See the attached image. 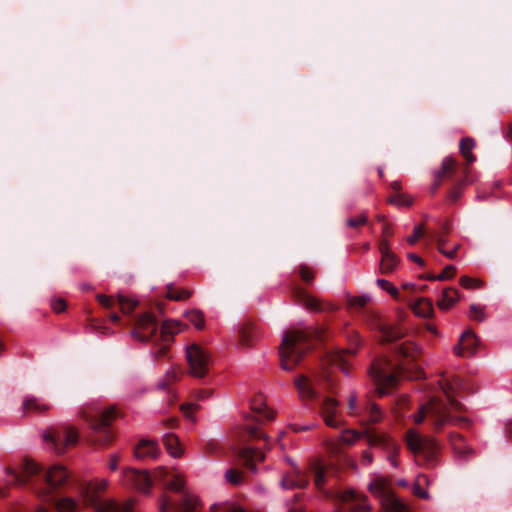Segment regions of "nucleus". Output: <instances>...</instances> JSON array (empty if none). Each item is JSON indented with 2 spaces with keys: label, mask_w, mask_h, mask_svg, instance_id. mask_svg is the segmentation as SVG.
I'll list each match as a JSON object with an SVG mask.
<instances>
[{
  "label": "nucleus",
  "mask_w": 512,
  "mask_h": 512,
  "mask_svg": "<svg viewBox=\"0 0 512 512\" xmlns=\"http://www.w3.org/2000/svg\"><path fill=\"white\" fill-rule=\"evenodd\" d=\"M406 444L415 455L418 464L431 466L436 460L439 444L433 438L421 437L415 432H409Z\"/></svg>",
  "instance_id": "11"
},
{
  "label": "nucleus",
  "mask_w": 512,
  "mask_h": 512,
  "mask_svg": "<svg viewBox=\"0 0 512 512\" xmlns=\"http://www.w3.org/2000/svg\"><path fill=\"white\" fill-rule=\"evenodd\" d=\"M447 235H437L435 236V241L437 245L438 251H442L444 248H446V245L448 244Z\"/></svg>",
  "instance_id": "59"
},
{
  "label": "nucleus",
  "mask_w": 512,
  "mask_h": 512,
  "mask_svg": "<svg viewBox=\"0 0 512 512\" xmlns=\"http://www.w3.org/2000/svg\"><path fill=\"white\" fill-rule=\"evenodd\" d=\"M379 331L383 343H392L406 335V330L397 325L381 324Z\"/></svg>",
  "instance_id": "25"
},
{
  "label": "nucleus",
  "mask_w": 512,
  "mask_h": 512,
  "mask_svg": "<svg viewBox=\"0 0 512 512\" xmlns=\"http://www.w3.org/2000/svg\"><path fill=\"white\" fill-rule=\"evenodd\" d=\"M390 202L397 205H406L409 206L411 204L410 200H406L405 197L401 194H397L390 198Z\"/></svg>",
  "instance_id": "58"
},
{
  "label": "nucleus",
  "mask_w": 512,
  "mask_h": 512,
  "mask_svg": "<svg viewBox=\"0 0 512 512\" xmlns=\"http://www.w3.org/2000/svg\"><path fill=\"white\" fill-rule=\"evenodd\" d=\"M191 292L185 289L178 290L172 284L167 285V293L166 296L170 300L174 301H182L186 300L190 297Z\"/></svg>",
  "instance_id": "36"
},
{
  "label": "nucleus",
  "mask_w": 512,
  "mask_h": 512,
  "mask_svg": "<svg viewBox=\"0 0 512 512\" xmlns=\"http://www.w3.org/2000/svg\"><path fill=\"white\" fill-rule=\"evenodd\" d=\"M257 338V329L250 323H244L239 329V340L241 345L250 346L253 341Z\"/></svg>",
  "instance_id": "28"
},
{
  "label": "nucleus",
  "mask_w": 512,
  "mask_h": 512,
  "mask_svg": "<svg viewBox=\"0 0 512 512\" xmlns=\"http://www.w3.org/2000/svg\"><path fill=\"white\" fill-rule=\"evenodd\" d=\"M44 440L50 443L58 454H62L68 447L78 442V431L72 427L61 426L52 428L44 434Z\"/></svg>",
  "instance_id": "13"
},
{
  "label": "nucleus",
  "mask_w": 512,
  "mask_h": 512,
  "mask_svg": "<svg viewBox=\"0 0 512 512\" xmlns=\"http://www.w3.org/2000/svg\"><path fill=\"white\" fill-rule=\"evenodd\" d=\"M51 408L50 405L41 403L35 397H27L23 402V410L24 412H35L43 414Z\"/></svg>",
  "instance_id": "29"
},
{
  "label": "nucleus",
  "mask_w": 512,
  "mask_h": 512,
  "mask_svg": "<svg viewBox=\"0 0 512 512\" xmlns=\"http://www.w3.org/2000/svg\"><path fill=\"white\" fill-rule=\"evenodd\" d=\"M186 319L197 329H203L205 325L204 315L200 310H191L186 313Z\"/></svg>",
  "instance_id": "38"
},
{
  "label": "nucleus",
  "mask_w": 512,
  "mask_h": 512,
  "mask_svg": "<svg viewBox=\"0 0 512 512\" xmlns=\"http://www.w3.org/2000/svg\"><path fill=\"white\" fill-rule=\"evenodd\" d=\"M299 274L301 279L307 283L312 284L314 280V273L313 271L306 265H301L299 267Z\"/></svg>",
  "instance_id": "47"
},
{
  "label": "nucleus",
  "mask_w": 512,
  "mask_h": 512,
  "mask_svg": "<svg viewBox=\"0 0 512 512\" xmlns=\"http://www.w3.org/2000/svg\"><path fill=\"white\" fill-rule=\"evenodd\" d=\"M164 445L169 452V454L173 457H179L182 455V449L179 443V439L174 434H166L163 437Z\"/></svg>",
  "instance_id": "31"
},
{
  "label": "nucleus",
  "mask_w": 512,
  "mask_h": 512,
  "mask_svg": "<svg viewBox=\"0 0 512 512\" xmlns=\"http://www.w3.org/2000/svg\"><path fill=\"white\" fill-rule=\"evenodd\" d=\"M235 453L239 460L243 462L244 466L252 472L256 471V461L262 462L265 458V455L261 451L248 446L237 448Z\"/></svg>",
  "instance_id": "21"
},
{
  "label": "nucleus",
  "mask_w": 512,
  "mask_h": 512,
  "mask_svg": "<svg viewBox=\"0 0 512 512\" xmlns=\"http://www.w3.org/2000/svg\"><path fill=\"white\" fill-rule=\"evenodd\" d=\"M470 316L478 322H483L486 318L484 308L476 304L470 305Z\"/></svg>",
  "instance_id": "44"
},
{
  "label": "nucleus",
  "mask_w": 512,
  "mask_h": 512,
  "mask_svg": "<svg viewBox=\"0 0 512 512\" xmlns=\"http://www.w3.org/2000/svg\"><path fill=\"white\" fill-rule=\"evenodd\" d=\"M184 416L190 420H194V413L199 409V405L195 403H184L180 407Z\"/></svg>",
  "instance_id": "46"
},
{
  "label": "nucleus",
  "mask_w": 512,
  "mask_h": 512,
  "mask_svg": "<svg viewBox=\"0 0 512 512\" xmlns=\"http://www.w3.org/2000/svg\"><path fill=\"white\" fill-rule=\"evenodd\" d=\"M369 489L374 494H376V493L385 494L386 493L385 487L381 481H375V482L371 483L369 485Z\"/></svg>",
  "instance_id": "57"
},
{
  "label": "nucleus",
  "mask_w": 512,
  "mask_h": 512,
  "mask_svg": "<svg viewBox=\"0 0 512 512\" xmlns=\"http://www.w3.org/2000/svg\"><path fill=\"white\" fill-rule=\"evenodd\" d=\"M368 301H369V297H367V296L352 297L349 300V306L353 307V308L360 309V308H363L368 303Z\"/></svg>",
  "instance_id": "49"
},
{
  "label": "nucleus",
  "mask_w": 512,
  "mask_h": 512,
  "mask_svg": "<svg viewBox=\"0 0 512 512\" xmlns=\"http://www.w3.org/2000/svg\"><path fill=\"white\" fill-rule=\"evenodd\" d=\"M469 169L460 168L458 162L452 157H445L440 169L434 175L431 193L434 194L444 180L453 183V188L448 192V199L455 203L461 196L463 187L469 182Z\"/></svg>",
  "instance_id": "7"
},
{
  "label": "nucleus",
  "mask_w": 512,
  "mask_h": 512,
  "mask_svg": "<svg viewBox=\"0 0 512 512\" xmlns=\"http://www.w3.org/2000/svg\"><path fill=\"white\" fill-rule=\"evenodd\" d=\"M247 434L250 438L264 439L267 444L269 442L268 436L255 426H249L247 428Z\"/></svg>",
  "instance_id": "48"
},
{
  "label": "nucleus",
  "mask_w": 512,
  "mask_h": 512,
  "mask_svg": "<svg viewBox=\"0 0 512 512\" xmlns=\"http://www.w3.org/2000/svg\"><path fill=\"white\" fill-rule=\"evenodd\" d=\"M168 475L169 472L164 467H158L153 473L154 479L159 481H166Z\"/></svg>",
  "instance_id": "55"
},
{
  "label": "nucleus",
  "mask_w": 512,
  "mask_h": 512,
  "mask_svg": "<svg viewBox=\"0 0 512 512\" xmlns=\"http://www.w3.org/2000/svg\"><path fill=\"white\" fill-rule=\"evenodd\" d=\"M165 486L172 491L182 493L180 502L173 501L169 496L163 495L160 499V512H195L198 500L192 494L184 491V480L180 475L165 482Z\"/></svg>",
  "instance_id": "9"
},
{
  "label": "nucleus",
  "mask_w": 512,
  "mask_h": 512,
  "mask_svg": "<svg viewBox=\"0 0 512 512\" xmlns=\"http://www.w3.org/2000/svg\"><path fill=\"white\" fill-rule=\"evenodd\" d=\"M408 258H409L411 261H413V262L417 263V264H418V265H420V266H424V265H425L424 260H423L421 257H419L417 254H415V253H409V254H408Z\"/></svg>",
  "instance_id": "62"
},
{
  "label": "nucleus",
  "mask_w": 512,
  "mask_h": 512,
  "mask_svg": "<svg viewBox=\"0 0 512 512\" xmlns=\"http://www.w3.org/2000/svg\"><path fill=\"white\" fill-rule=\"evenodd\" d=\"M362 464L370 465L373 461V455L369 451H363L362 453Z\"/></svg>",
  "instance_id": "61"
},
{
  "label": "nucleus",
  "mask_w": 512,
  "mask_h": 512,
  "mask_svg": "<svg viewBox=\"0 0 512 512\" xmlns=\"http://www.w3.org/2000/svg\"><path fill=\"white\" fill-rule=\"evenodd\" d=\"M309 484L308 477L299 468H294L291 472L285 474L281 480V486L284 489H303Z\"/></svg>",
  "instance_id": "22"
},
{
  "label": "nucleus",
  "mask_w": 512,
  "mask_h": 512,
  "mask_svg": "<svg viewBox=\"0 0 512 512\" xmlns=\"http://www.w3.org/2000/svg\"><path fill=\"white\" fill-rule=\"evenodd\" d=\"M114 407L88 405L82 408V418L90 428L89 440L98 445H107L114 439L111 423L116 419Z\"/></svg>",
  "instance_id": "6"
},
{
  "label": "nucleus",
  "mask_w": 512,
  "mask_h": 512,
  "mask_svg": "<svg viewBox=\"0 0 512 512\" xmlns=\"http://www.w3.org/2000/svg\"><path fill=\"white\" fill-rule=\"evenodd\" d=\"M182 326L178 321L166 320L159 329L156 317L150 312H145L135 319L131 335L142 342L153 340L157 346L154 357L160 359L167 354L169 343L173 336L182 330Z\"/></svg>",
  "instance_id": "4"
},
{
  "label": "nucleus",
  "mask_w": 512,
  "mask_h": 512,
  "mask_svg": "<svg viewBox=\"0 0 512 512\" xmlns=\"http://www.w3.org/2000/svg\"><path fill=\"white\" fill-rule=\"evenodd\" d=\"M360 337L357 333H354L353 338L351 339V347L345 350L338 351L331 355V362L333 365L339 367L344 373H348V364L346 357L349 355H354L357 351V348L360 345Z\"/></svg>",
  "instance_id": "20"
},
{
  "label": "nucleus",
  "mask_w": 512,
  "mask_h": 512,
  "mask_svg": "<svg viewBox=\"0 0 512 512\" xmlns=\"http://www.w3.org/2000/svg\"><path fill=\"white\" fill-rule=\"evenodd\" d=\"M365 412L368 415V423L375 424L382 419V411L377 404H369L365 407Z\"/></svg>",
  "instance_id": "39"
},
{
  "label": "nucleus",
  "mask_w": 512,
  "mask_h": 512,
  "mask_svg": "<svg viewBox=\"0 0 512 512\" xmlns=\"http://www.w3.org/2000/svg\"><path fill=\"white\" fill-rule=\"evenodd\" d=\"M134 454L140 460L156 459L160 454V449L157 442L141 439L134 448Z\"/></svg>",
  "instance_id": "23"
},
{
  "label": "nucleus",
  "mask_w": 512,
  "mask_h": 512,
  "mask_svg": "<svg viewBox=\"0 0 512 512\" xmlns=\"http://www.w3.org/2000/svg\"><path fill=\"white\" fill-rule=\"evenodd\" d=\"M324 385L327 391L333 393L334 380L331 374L324 370L321 374H317L312 378L306 375H300L295 379V386L302 399H315L318 395L315 386Z\"/></svg>",
  "instance_id": "12"
},
{
  "label": "nucleus",
  "mask_w": 512,
  "mask_h": 512,
  "mask_svg": "<svg viewBox=\"0 0 512 512\" xmlns=\"http://www.w3.org/2000/svg\"><path fill=\"white\" fill-rule=\"evenodd\" d=\"M424 235V228L423 226L419 225V226H416L415 229H414V233L413 235L409 236L407 238V242L410 244V245H414L416 244V242Z\"/></svg>",
  "instance_id": "52"
},
{
  "label": "nucleus",
  "mask_w": 512,
  "mask_h": 512,
  "mask_svg": "<svg viewBox=\"0 0 512 512\" xmlns=\"http://www.w3.org/2000/svg\"><path fill=\"white\" fill-rule=\"evenodd\" d=\"M456 273V268L453 266V265H447L443 272L439 275H437V280L438 281H443V280H446V279H450L452 278Z\"/></svg>",
  "instance_id": "50"
},
{
  "label": "nucleus",
  "mask_w": 512,
  "mask_h": 512,
  "mask_svg": "<svg viewBox=\"0 0 512 512\" xmlns=\"http://www.w3.org/2000/svg\"><path fill=\"white\" fill-rule=\"evenodd\" d=\"M119 458L116 455L111 456L109 462V468L112 471H115L118 468Z\"/></svg>",
  "instance_id": "63"
},
{
  "label": "nucleus",
  "mask_w": 512,
  "mask_h": 512,
  "mask_svg": "<svg viewBox=\"0 0 512 512\" xmlns=\"http://www.w3.org/2000/svg\"><path fill=\"white\" fill-rule=\"evenodd\" d=\"M385 512H405V506L392 495H386L384 501Z\"/></svg>",
  "instance_id": "37"
},
{
  "label": "nucleus",
  "mask_w": 512,
  "mask_h": 512,
  "mask_svg": "<svg viewBox=\"0 0 512 512\" xmlns=\"http://www.w3.org/2000/svg\"><path fill=\"white\" fill-rule=\"evenodd\" d=\"M123 483L143 493H148L152 486V478L146 471L127 469L123 472Z\"/></svg>",
  "instance_id": "15"
},
{
  "label": "nucleus",
  "mask_w": 512,
  "mask_h": 512,
  "mask_svg": "<svg viewBox=\"0 0 512 512\" xmlns=\"http://www.w3.org/2000/svg\"><path fill=\"white\" fill-rule=\"evenodd\" d=\"M225 478L229 483L238 485L243 481V473L237 469L230 468L226 471Z\"/></svg>",
  "instance_id": "42"
},
{
  "label": "nucleus",
  "mask_w": 512,
  "mask_h": 512,
  "mask_svg": "<svg viewBox=\"0 0 512 512\" xmlns=\"http://www.w3.org/2000/svg\"><path fill=\"white\" fill-rule=\"evenodd\" d=\"M251 410L255 414L257 421L267 420L270 421L274 419L275 413L266 407V404L263 400V397L256 396L251 401Z\"/></svg>",
  "instance_id": "26"
},
{
  "label": "nucleus",
  "mask_w": 512,
  "mask_h": 512,
  "mask_svg": "<svg viewBox=\"0 0 512 512\" xmlns=\"http://www.w3.org/2000/svg\"><path fill=\"white\" fill-rule=\"evenodd\" d=\"M180 375L175 369L166 372L165 378L159 382L158 386L161 389H167L172 383L178 381Z\"/></svg>",
  "instance_id": "41"
},
{
  "label": "nucleus",
  "mask_w": 512,
  "mask_h": 512,
  "mask_svg": "<svg viewBox=\"0 0 512 512\" xmlns=\"http://www.w3.org/2000/svg\"><path fill=\"white\" fill-rule=\"evenodd\" d=\"M425 483H428V478L426 475L421 474L417 477L413 488L414 494L424 499L428 497L427 492L422 489V484Z\"/></svg>",
  "instance_id": "40"
},
{
  "label": "nucleus",
  "mask_w": 512,
  "mask_h": 512,
  "mask_svg": "<svg viewBox=\"0 0 512 512\" xmlns=\"http://www.w3.org/2000/svg\"><path fill=\"white\" fill-rule=\"evenodd\" d=\"M311 470L314 473V483L317 489L322 490L326 482V470L319 462L311 465Z\"/></svg>",
  "instance_id": "34"
},
{
  "label": "nucleus",
  "mask_w": 512,
  "mask_h": 512,
  "mask_svg": "<svg viewBox=\"0 0 512 512\" xmlns=\"http://www.w3.org/2000/svg\"><path fill=\"white\" fill-rule=\"evenodd\" d=\"M106 480L88 482L80 485V493L87 506L94 509L95 512H133L131 501L119 503L115 500H103L99 492L107 488Z\"/></svg>",
  "instance_id": "8"
},
{
  "label": "nucleus",
  "mask_w": 512,
  "mask_h": 512,
  "mask_svg": "<svg viewBox=\"0 0 512 512\" xmlns=\"http://www.w3.org/2000/svg\"><path fill=\"white\" fill-rule=\"evenodd\" d=\"M186 357L192 376L202 378L208 373L210 356L203 348L196 344L189 346Z\"/></svg>",
  "instance_id": "14"
},
{
  "label": "nucleus",
  "mask_w": 512,
  "mask_h": 512,
  "mask_svg": "<svg viewBox=\"0 0 512 512\" xmlns=\"http://www.w3.org/2000/svg\"><path fill=\"white\" fill-rule=\"evenodd\" d=\"M398 364L387 357L375 359L370 368V375L376 384L379 396H384L394 388L400 376L408 371L409 364H415V377L421 378L424 372L419 368L418 361L422 354L421 348L412 341H405L394 348Z\"/></svg>",
  "instance_id": "2"
},
{
  "label": "nucleus",
  "mask_w": 512,
  "mask_h": 512,
  "mask_svg": "<svg viewBox=\"0 0 512 512\" xmlns=\"http://www.w3.org/2000/svg\"><path fill=\"white\" fill-rule=\"evenodd\" d=\"M377 285L383 289L386 290L392 297L395 299H398L399 297V291L396 287H394L388 280L386 279H378Z\"/></svg>",
  "instance_id": "43"
},
{
  "label": "nucleus",
  "mask_w": 512,
  "mask_h": 512,
  "mask_svg": "<svg viewBox=\"0 0 512 512\" xmlns=\"http://www.w3.org/2000/svg\"><path fill=\"white\" fill-rule=\"evenodd\" d=\"M399 263V258L393 252L388 255L381 256L380 272L382 274L392 273Z\"/></svg>",
  "instance_id": "32"
},
{
  "label": "nucleus",
  "mask_w": 512,
  "mask_h": 512,
  "mask_svg": "<svg viewBox=\"0 0 512 512\" xmlns=\"http://www.w3.org/2000/svg\"><path fill=\"white\" fill-rule=\"evenodd\" d=\"M460 247V244H455L451 249H448L446 247L442 251H440V253L449 259H455L457 256V251L460 249Z\"/></svg>",
  "instance_id": "53"
},
{
  "label": "nucleus",
  "mask_w": 512,
  "mask_h": 512,
  "mask_svg": "<svg viewBox=\"0 0 512 512\" xmlns=\"http://www.w3.org/2000/svg\"><path fill=\"white\" fill-rule=\"evenodd\" d=\"M460 285L465 289L480 288L483 283L480 280L470 278L468 276H462L460 278Z\"/></svg>",
  "instance_id": "45"
},
{
  "label": "nucleus",
  "mask_w": 512,
  "mask_h": 512,
  "mask_svg": "<svg viewBox=\"0 0 512 512\" xmlns=\"http://www.w3.org/2000/svg\"><path fill=\"white\" fill-rule=\"evenodd\" d=\"M337 499L348 505L350 512H369L371 507L367 497L354 490H345L337 493Z\"/></svg>",
  "instance_id": "17"
},
{
  "label": "nucleus",
  "mask_w": 512,
  "mask_h": 512,
  "mask_svg": "<svg viewBox=\"0 0 512 512\" xmlns=\"http://www.w3.org/2000/svg\"><path fill=\"white\" fill-rule=\"evenodd\" d=\"M316 337L322 339V333L317 330L308 332L304 330L287 331L279 347V358L282 369L293 370L303 359L308 350L311 349V339Z\"/></svg>",
  "instance_id": "5"
},
{
  "label": "nucleus",
  "mask_w": 512,
  "mask_h": 512,
  "mask_svg": "<svg viewBox=\"0 0 512 512\" xmlns=\"http://www.w3.org/2000/svg\"><path fill=\"white\" fill-rule=\"evenodd\" d=\"M12 481L17 485H32L35 492L58 512H76L78 503L68 497L59 498L56 490L66 486L70 481V473L61 465H54L47 471L32 460L22 463L21 472L7 469Z\"/></svg>",
  "instance_id": "1"
},
{
  "label": "nucleus",
  "mask_w": 512,
  "mask_h": 512,
  "mask_svg": "<svg viewBox=\"0 0 512 512\" xmlns=\"http://www.w3.org/2000/svg\"><path fill=\"white\" fill-rule=\"evenodd\" d=\"M361 437H365L371 447H380L384 449L388 454L387 459L394 466H397L396 456L398 454L399 446L386 434H378L373 430H366L363 434L355 430H345L341 436V441L345 444L352 445Z\"/></svg>",
  "instance_id": "10"
},
{
  "label": "nucleus",
  "mask_w": 512,
  "mask_h": 512,
  "mask_svg": "<svg viewBox=\"0 0 512 512\" xmlns=\"http://www.w3.org/2000/svg\"><path fill=\"white\" fill-rule=\"evenodd\" d=\"M52 309L56 313H61L66 309V302L64 299H55L52 301Z\"/></svg>",
  "instance_id": "54"
},
{
  "label": "nucleus",
  "mask_w": 512,
  "mask_h": 512,
  "mask_svg": "<svg viewBox=\"0 0 512 512\" xmlns=\"http://www.w3.org/2000/svg\"><path fill=\"white\" fill-rule=\"evenodd\" d=\"M413 310L422 317H428L433 311L432 303L426 298H419L415 301Z\"/></svg>",
  "instance_id": "35"
},
{
  "label": "nucleus",
  "mask_w": 512,
  "mask_h": 512,
  "mask_svg": "<svg viewBox=\"0 0 512 512\" xmlns=\"http://www.w3.org/2000/svg\"><path fill=\"white\" fill-rule=\"evenodd\" d=\"M458 291L452 288H446L442 291V296L437 304L441 309H449L457 300Z\"/></svg>",
  "instance_id": "33"
},
{
  "label": "nucleus",
  "mask_w": 512,
  "mask_h": 512,
  "mask_svg": "<svg viewBox=\"0 0 512 512\" xmlns=\"http://www.w3.org/2000/svg\"><path fill=\"white\" fill-rule=\"evenodd\" d=\"M348 410L349 414L354 416L358 414L357 411V398L356 395L352 394L348 400Z\"/></svg>",
  "instance_id": "56"
},
{
  "label": "nucleus",
  "mask_w": 512,
  "mask_h": 512,
  "mask_svg": "<svg viewBox=\"0 0 512 512\" xmlns=\"http://www.w3.org/2000/svg\"><path fill=\"white\" fill-rule=\"evenodd\" d=\"M96 299L99 302V304L106 309H111L117 304L119 306L120 311L123 314L127 315L131 314L138 304L136 301L128 299L122 295H118L117 298L115 299L113 296L97 294Z\"/></svg>",
  "instance_id": "18"
},
{
  "label": "nucleus",
  "mask_w": 512,
  "mask_h": 512,
  "mask_svg": "<svg viewBox=\"0 0 512 512\" xmlns=\"http://www.w3.org/2000/svg\"><path fill=\"white\" fill-rule=\"evenodd\" d=\"M367 223V216L360 215L358 217H351L347 220V225L352 228H358Z\"/></svg>",
  "instance_id": "51"
},
{
  "label": "nucleus",
  "mask_w": 512,
  "mask_h": 512,
  "mask_svg": "<svg viewBox=\"0 0 512 512\" xmlns=\"http://www.w3.org/2000/svg\"><path fill=\"white\" fill-rule=\"evenodd\" d=\"M449 442L454 453L460 458H466L473 452L472 449L466 445L465 439L461 434L450 433Z\"/></svg>",
  "instance_id": "27"
},
{
  "label": "nucleus",
  "mask_w": 512,
  "mask_h": 512,
  "mask_svg": "<svg viewBox=\"0 0 512 512\" xmlns=\"http://www.w3.org/2000/svg\"><path fill=\"white\" fill-rule=\"evenodd\" d=\"M379 252H380L381 256L388 255V254L392 253V251L390 250L389 242L386 239H383L380 241Z\"/></svg>",
  "instance_id": "60"
},
{
  "label": "nucleus",
  "mask_w": 512,
  "mask_h": 512,
  "mask_svg": "<svg viewBox=\"0 0 512 512\" xmlns=\"http://www.w3.org/2000/svg\"><path fill=\"white\" fill-rule=\"evenodd\" d=\"M477 348V338L473 331L467 330L462 333L459 342L454 346V353L461 357L474 355Z\"/></svg>",
  "instance_id": "19"
},
{
  "label": "nucleus",
  "mask_w": 512,
  "mask_h": 512,
  "mask_svg": "<svg viewBox=\"0 0 512 512\" xmlns=\"http://www.w3.org/2000/svg\"><path fill=\"white\" fill-rule=\"evenodd\" d=\"M339 406V401L329 396L324 397V399L320 403V414L325 424L331 428H337L342 423V421L339 418Z\"/></svg>",
  "instance_id": "16"
},
{
  "label": "nucleus",
  "mask_w": 512,
  "mask_h": 512,
  "mask_svg": "<svg viewBox=\"0 0 512 512\" xmlns=\"http://www.w3.org/2000/svg\"><path fill=\"white\" fill-rule=\"evenodd\" d=\"M382 232L385 236H391L393 234L392 232V229H391V226L389 223L387 222H384L383 226H382Z\"/></svg>",
  "instance_id": "64"
},
{
  "label": "nucleus",
  "mask_w": 512,
  "mask_h": 512,
  "mask_svg": "<svg viewBox=\"0 0 512 512\" xmlns=\"http://www.w3.org/2000/svg\"><path fill=\"white\" fill-rule=\"evenodd\" d=\"M474 146V140L469 137L463 138L460 142V152L466 161V166L464 168L468 169V166L476 160V157L472 154Z\"/></svg>",
  "instance_id": "30"
},
{
  "label": "nucleus",
  "mask_w": 512,
  "mask_h": 512,
  "mask_svg": "<svg viewBox=\"0 0 512 512\" xmlns=\"http://www.w3.org/2000/svg\"><path fill=\"white\" fill-rule=\"evenodd\" d=\"M439 384L449 403L446 404L441 399L432 397L427 404L420 406L418 413L414 417L415 423H422L428 416L436 431H440L448 423L456 425L466 423V418L453 417L450 414V409L457 411L462 409V404L454 398L458 391L463 389L464 383L462 378L459 376H453L452 379L443 377Z\"/></svg>",
  "instance_id": "3"
},
{
  "label": "nucleus",
  "mask_w": 512,
  "mask_h": 512,
  "mask_svg": "<svg viewBox=\"0 0 512 512\" xmlns=\"http://www.w3.org/2000/svg\"><path fill=\"white\" fill-rule=\"evenodd\" d=\"M293 295L298 301V303L306 307L307 309H310L312 311L324 310L322 304L301 287H295L293 290Z\"/></svg>",
  "instance_id": "24"
}]
</instances>
